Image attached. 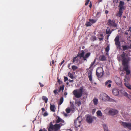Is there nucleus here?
<instances>
[{"mask_svg": "<svg viewBox=\"0 0 131 131\" xmlns=\"http://www.w3.org/2000/svg\"><path fill=\"white\" fill-rule=\"evenodd\" d=\"M54 122L53 121L52 122H51L49 124V127L48 129V131H57L59 130L62 125V124H55L53 125V123Z\"/></svg>", "mask_w": 131, "mask_h": 131, "instance_id": "nucleus-1", "label": "nucleus"}, {"mask_svg": "<svg viewBox=\"0 0 131 131\" xmlns=\"http://www.w3.org/2000/svg\"><path fill=\"white\" fill-rule=\"evenodd\" d=\"M84 88V86H82L78 90H74L73 91V94L75 97L77 98H79L82 96Z\"/></svg>", "mask_w": 131, "mask_h": 131, "instance_id": "nucleus-2", "label": "nucleus"}, {"mask_svg": "<svg viewBox=\"0 0 131 131\" xmlns=\"http://www.w3.org/2000/svg\"><path fill=\"white\" fill-rule=\"evenodd\" d=\"M100 99L104 101H108L113 102L114 100L111 98L107 94L104 93L101 94L100 95Z\"/></svg>", "mask_w": 131, "mask_h": 131, "instance_id": "nucleus-3", "label": "nucleus"}, {"mask_svg": "<svg viewBox=\"0 0 131 131\" xmlns=\"http://www.w3.org/2000/svg\"><path fill=\"white\" fill-rule=\"evenodd\" d=\"M96 75L99 77H101L103 74V68L101 67L98 68L96 71Z\"/></svg>", "mask_w": 131, "mask_h": 131, "instance_id": "nucleus-4", "label": "nucleus"}, {"mask_svg": "<svg viewBox=\"0 0 131 131\" xmlns=\"http://www.w3.org/2000/svg\"><path fill=\"white\" fill-rule=\"evenodd\" d=\"M82 121L81 116L78 117L76 120L74 121V125L75 127L77 128L79 127L80 126L81 123Z\"/></svg>", "mask_w": 131, "mask_h": 131, "instance_id": "nucleus-5", "label": "nucleus"}, {"mask_svg": "<svg viewBox=\"0 0 131 131\" xmlns=\"http://www.w3.org/2000/svg\"><path fill=\"white\" fill-rule=\"evenodd\" d=\"M122 58V64L124 66V67H128V64L129 61L130 60V58Z\"/></svg>", "mask_w": 131, "mask_h": 131, "instance_id": "nucleus-6", "label": "nucleus"}, {"mask_svg": "<svg viewBox=\"0 0 131 131\" xmlns=\"http://www.w3.org/2000/svg\"><path fill=\"white\" fill-rule=\"evenodd\" d=\"M107 24L110 27H116L117 26V24L115 23V21L114 20H111V19H109Z\"/></svg>", "mask_w": 131, "mask_h": 131, "instance_id": "nucleus-7", "label": "nucleus"}, {"mask_svg": "<svg viewBox=\"0 0 131 131\" xmlns=\"http://www.w3.org/2000/svg\"><path fill=\"white\" fill-rule=\"evenodd\" d=\"M119 36H117L114 39L115 44L117 48H120L121 46V43L119 41Z\"/></svg>", "mask_w": 131, "mask_h": 131, "instance_id": "nucleus-8", "label": "nucleus"}, {"mask_svg": "<svg viewBox=\"0 0 131 131\" xmlns=\"http://www.w3.org/2000/svg\"><path fill=\"white\" fill-rule=\"evenodd\" d=\"M114 79L116 83L119 86H122V84L121 79L118 77H115Z\"/></svg>", "mask_w": 131, "mask_h": 131, "instance_id": "nucleus-9", "label": "nucleus"}, {"mask_svg": "<svg viewBox=\"0 0 131 131\" xmlns=\"http://www.w3.org/2000/svg\"><path fill=\"white\" fill-rule=\"evenodd\" d=\"M129 80V78H127L126 76L125 78L124 79V85L128 89H131V85L128 83Z\"/></svg>", "mask_w": 131, "mask_h": 131, "instance_id": "nucleus-10", "label": "nucleus"}, {"mask_svg": "<svg viewBox=\"0 0 131 131\" xmlns=\"http://www.w3.org/2000/svg\"><path fill=\"white\" fill-rule=\"evenodd\" d=\"M121 125L124 127H127L129 129L131 130V123H127L122 121L121 122Z\"/></svg>", "mask_w": 131, "mask_h": 131, "instance_id": "nucleus-11", "label": "nucleus"}, {"mask_svg": "<svg viewBox=\"0 0 131 131\" xmlns=\"http://www.w3.org/2000/svg\"><path fill=\"white\" fill-rule=\"evenodd\" d=\"M118 113V111L114 109H110L108 113L111 115H115L117 114Z\"/></svg>", "mask_w": 131, "mask_h": 131, "instance_id": "nucleus-12", "label": "nucleus"}, {"mask_svg": "<svg viewBox=\"0 0 131 131\" xmlns=\"http://www.w3.org/2000/svg\"><path fill=\"white\" fill-rule=\"evenodd\" d=\"M125 5L124 2L122 1H120L119 2V4L118 5L119 9L124 10L125 9V7L124 6Z\"/></svg>", "mask_w": 131, "mask_h": 131, "instance_id": "nucleus-13", "label": "nucleus"}, {"mask_svg": "<svg viewBox=\"0 0 131 131\" xmlns=\"http://www.w3.org/2000/svg\"><path fill=\"white\" fill-rule=\"evenodd\" d=\"M86 120L87 122L89 123H91L93 122V119L92 117L90 115H87Z\"/></svg>", "mask_w": 131, "mask_h": 131, "instance_id": "nucleus-14", "label": "nucleus"}, {"mask_svg": "<svg viewBox=\"0 0 131 131\" xmlns=\"http://www.w3.org/2000/svg\"><path fill=\"white\" fill-rule=\"evenodd\" d=\"M92 70H90L88 72V76L89 80L91 82L92 81Z\"/></svg>", "mask_w": 131, "mask_h": 131, "instance_id": "nucleus-15", "label": "nucleus"}, {"mask_svg": "<svg viewBox=\"0 0 131 131\" xmlns=\"http://www.w3.org/2000/svg\"><path fill=\"white\" fill-rule=\"evenodd\" d=\"M112 83V81L110 80H109L106 81L105 83V85L106 87L108 88H110L111 86V83Z\"/></svg>", "mask_w": 131, "mask_h": 131, "instance_id": "nucleus-16", "label": "nucleus"}, {"mask_svg": "<svg viewBox=\"0 0 131 131\" xmlns=\"http://www.w3.org/2000/svg\"><path fill=\"white\" fill-rule=\"evenodd\" d=\"M85 52L83 50H82L81 51V53H78V54L77 57H85L84 54Z\"/></svg>", "mask_w": 131, "mask_h": 131, "instance_id": "nucleus-17", "label": "nucleus"}, {"mask_svg": "<svg viewBox=\"0 0 131 131\" xmlns=\"http://www.w3.org/2000/svg\"><path fill=\"white\" fill-rule=\"evenodd\" d=\"M112 93L115 95H117L119 93L118 90L116 89H113L112 90Z\"/></svg>", "mask_w": 131, "mask_h": 131, "instance_id": "nucleus-18", "label": "nucleus"}, {"mask_svg": "<svg viewBox=\"0 0 131 131\" xmlns=\"http://www.w3.org/2000/svg\"><path fill=\"white\" fill-rule=\"evenodd\" d=\"M128 67H124L123 69L126 71V73L127 75H128L130 73V71L128 69Z\"/></svg>", "mask_w": 131, "mask_h": 131, "instance_id": "nucleus-19", "label": "nucleus"}, {"mask_svg": "<svg viewBox=\"0 0 131 131\" xmlns=\"http://www.w3.org/2000/svg\"><path fill=\"white\" fill-rule=\"evenodd\" d=\"M123 10L119 9L118 12L116 14V16L120 17L121 16L123 13Z\"/></svg>", "mask_w": 131, "mask_h": 131, "instance_id": "nucleus-20", "label": "nucleus"}, {"mask_svg": "<svg viewBox=\"0 0 131 131\" xmlns=\"http://www.w3.org/2000/svg\"><path fill=\"white\" fill-rule=\"evenodd\" d=\"M50 108L51 111L53 112H54L55 111L56 108L54 105L51 104L50 107Z\"/></svg>", "mask_w": 131, "mask_h": 131, "instance_id": "nucleus-21", "label": "nucleus"}, {"mask_svg": "<svg viewBox=\"0 0 131 131\" xmlns=\"http://www.w3.org/2000/svg\"><path fill=\"white\" fill-rule=\"evenodd\" d=\"M78 58H73V63H77L78 62L81 63V62H80V60H79Z\"/></svg>", "mask_w": 131, "mask_h": 131, "instance_id": "nucleus-22", "label": "nucleus"}, {"mask_svg": "<svg viewBox=\"0 0 131 131\" xmlns=\"http://www.w3.org/2000/svg\"><path fill=\"white\" fill-rule=\"evenodd\" d=\"M93 104L94 105H96L98 103V100L97 98L94 97L93 100Z\"/></svg>", "mask_w": 131, "mask_h": 131, "instance_id": "nucleus-23", "label": "nucleus"}, {"mask_svg": "<svg viewBox=\"0 0 131 131\" xmlns=\"http://www.w3.org/2000/svg\"><path fill=\"white\" fill-rule=\"evenodd\" d=\"M123 95L126 96H127L128 98L131 100V95H128L126 92H125Z\"/></svg>", "mask_w": 131, "mask_h": 131, "instance_id": "nucleus-24", "label": "nucleus"}, {"mask_svg": "<svg viewBox=\"0 0 131 131\" xmlns=\"http://www.w3.org/2000/svg\"><path fill=\"white\" fill-rule=\"evenodd\" d=\"M97 115V116H102V113L101 111H98L96 112Z\"/></svg>", "mask_w": 131, "mask_h": 131, "instance_id": "nucleus-25", "label": "nucleus"}, {"mask_svg": "<svg viewBox=\"0 0 131 131\" xmlns=\"http://www.w3.org/2000/svg\"><path fill=\"white\" fill-rule=\"evenodd\" d=\"M103 126L104 131H108L107 127L106 124H104L103 125Z\"/></svg>", "mask_w": 131, "mask_h": 131, "instance_id": "nucleus-26", "label": "nucleus"}, {"mask_svg": "<svg viewBox=\"0 0 131 131\" xmlns=\"http://www.w3.org/2000/svg\"><path fill=\"white\" fill-rule=\"evenodd\" d=\"M122 48L123 50L125 51L129 48V46H127V45H124L122 46Z\"/></svg>", "mask_w": 131, "mask_h": 131, "instance_id": "nucleus-27", "label": "nucleus"}, {"mask_svg": "<svg viewBox=\"0 0 131 131\" xmlns=\"http://www.w3.org/2000/svg\"><path fill=\"white\" fill-rule=\"evenodd\" d=\"M110 29L109 27H107L106 29V33L107 34H111L112 31H110Z\"/></svg>", "mask_w": 131, "mask_h": 131, "instance_id": "nucleus-28", "label": "nucleus"}, {"mask_svg": "<svg viewBox=\"0 0 131 131\" xmlns=\"http://www.w3.org/2000/svg\"><path fill=\"white\" fill-rule=\"evenodd\" d=\"M42 99L45 101V102L46 103H47L48 100V98L45 96H43L42 97Z\"/></svg>", "mask_w": 131, "mask_h": 131, "instance_id": "nucleus-29", "label": "nucleus"}, {"mask_svg": "<svg viewBox=\"0 0 131 131\" xmlns=\"http://www.w3.org/2000/svg\"><path fill=\"white\" fill-rule=\"evenodd\" d=\"M73 102H70V107L71 109H74V105L73 104Z\"/></svg>", "mask_w": 131, "mask_h": 131, "instance_id": "nucleus-30", "label": "nucleus"}, {"mask_svg": "<svg viewBox=\"0 0 131 131\" xmlns=\"http://www.w3.org/2000/svg\"><path fill=\"white\" fill-rule=\"evenodd\" d=\"M63 97H61L60 100H59V105H61L62 103L63 102Z\"/></svg>", "mask_w": 131, "mask_h": 131, "instance_id": "nucleus-31", "label": "nucleus"}, {"mask_svg": "<svg viewBox=\"0 0 131 131\" xmlns=\"http://www.w3.org/2000/svg\"><path fill=\"white\" fill-rule=\"evenodd\" d=\"M91 25L92 24L89 22H86L85 24V25L86 27L91 26Z\"/></svg>", "mask_w": 131, "mask_h": 131, "instance_id": "nucleus-32", "label": "nucleus"}, {"mask_svg": "<svg viewBox=\"0 0 131 131\" xmlns=\"http://www.w3.org/2000/svg\"><path fill=\"white\" fill-rule=\"evenodd\" d=\"M64 90V85H62L61 86H60L59 90L58 91L59 92H60L61 90L63 91Z\"/></svg>", "mask_w": 131, "mask_h": 131, "instance_id": "nucleus-33", "label": "nucleus"}, {"mask_svg": "<svg viewBox=\"0 0 131 131\" xmlns=\"http://www.w3.org/2000/svg\"><path fill=\"white\" fill-rule=\"evenodd\" d=\"M58 118L56 120V123H59V122H60L61 119L59 117H58Z\"/></svg>", "mask_w": 131, "mask_h": 131, "instance_id": "nucleus-34", "label": "nucleus"}, {"mask_svg": "<svg viewBox=\"0 0 131 131\" xmlns=\"http://www.w3.org/2000/svg\"><path fill=\"white\" fill-rule=\"evenodd\" d=\"M72 69L73 70H75L78 69V67L75 66H73L72 67Z\"/></svg>", "mask_w": 131, "mask_h": 131, "instance_id": "nucleus-35", "label": "nucleus"}, {"mask_svg": "<svg viewBox=\"0 0 131 131\" xmlns=\"http://www.w3.org/2000/svg\"><path fill=\"white\" fill-rule=\"evenodd\" d=\"M68 75L69 77H70L71 79H72L74 78V77L73 74L70 72H69L68 73Z\"/></svg>", "mask_w": 131, "mask_h": 131, "instance_id": "nucleus-36", "label": "nucleus"}, {"mask_svg": "<svg viewBox=\"0 0 131 131\" xmlns=\"http://www.w3.org/2000/svg\"><path fill=\"white\" fill-rule=\"evenodd\" d=\"M100 36L101 37V38H99V40L100 41H101L103 40V35L102 34H101L100 35Z\"/></svg>", "mask_w": 131, "mask_h": 131, "instance_id": "nucleus-37", "label": "nucleus"}, {"mask_svg": "<svg viewBox=\"0 0 131 131\" xmlns=\"http://www.w3.org/2000/svg\"><path fill=\"white\" fill-rule=\"evenodd\" d=\"M91 53L90 52H88L86 54L85 56H84V57L86 58L90 56Z\"/></svg>", "mask_w": 131, "mask_h": 131, "instance_id": "nucleus-38", "label": "nucleus"}, {"mask_svg": "<svg viewBox=\"0 0 131 131\" xmlns=\"http://www.w3.org/2000/svg\"><path fill=\"white\" fill-rule=\"evenodd\" d=\"M110 49V47L109 45H108L105 48V51L106 52H108Z\"/></svg>", "mask_w": 131, "mask_h": 131, "instance_id": "nucleus-39", "label": "nucleus"}, {"mask_svg": "<svg viewBox=\"0 0 131 131\" xmlns=\"http://www.w3.org/2000/svg\"><path fill=\"white\" fill-rule=\"evenodd\" d=\"M96 59H95L94 60V61L91 63V64L90 65V66L89 67V68H91V67L93 66V65L94 64V63L95 62V60H96Z\"/></svg>", "mask_w": 131, "mask_h": 131, "instance_id": "nucleus-40", "label": "nucleus"}, {"mask_svg": "<svg viewBox=\"0 0 131 131\" xmlns=\"http://www.w3.org/2000/svg\"><path fill=\"white\" fill-rule=\"evenodd\" d=\"M66 112L67 113H69L70 112V108H68L66 109Z\"/></svg>", "mask_w": 131, "mask_h": 131, "instance_id": "nucleus-41", "label": "nucleus"}, {"mask_svg": "<svg viewBox=\"0 0 131 131\" xmlns=\"http://www.w3.org/2000/svg\"><path fill=\"white\" fill-rule=\"evenodd\" d=\"M89 21H90L92 23H94L96 22V21L95 20L93 19H89Z\"/></svg>", "mask_w": 131, "mask_h": 131, "instance_id": "nucleus-42", "label": "nucleus"}, {"mask_svg": "<svg viewBox=\"0 0 131 131\" xmlns=\"http://www.w3.org/2000/svg\"><path fill=\"white\" fill-rule=\"evenodd\" d=\"M57 82L59 83V85L60 84H61L62 83V81H60V79H58V78H57Z\"/></svg>", "mask_w": 131, "mask_h": 131, "instance_id": "nucleus-43", "label": "nucleus"}, {"mask_svg": "<svg viewBox=\"0 0 131 131\" xmlns=\"http://www.w3.org/2000/svg\"><path fill=\"white\" fill-rule=\"evenodd\" d=\"M100 61H104L106 60V58H99Z\"/></svg>", "mask_w": 131, "mask_h": 131, "instance_id": "nucleus-44", "label": "nucleus"}, {"mask_svg": "<svg viewBox=\"0 0 131 131\" xmlns=\"http://www.w3.org/2000/svg\"><path fill=\"white\" fill-rule=\"evenodd\" d=\"M86 3H85V5H87L88 4L89 2H90V0H86Z\"/></svg>", "mask_w": 131, "mask_h": 131, "instance_id": "nucleus-45", "label": "nucleus"}, {"mask_svg": "<svg viewBox=\"0 0 131 131\" xmlns=\"http://www.w3.org/2000/svg\"><path fill=\"white\" fill-rule=\"evenodd\" d=\"M68 80V79L67 77H64V82H66V81Z\"/></svg>", "mask_w": 131, "mask_h": 131, "instance_id": "nucleus-46", "label": "nucleus"}, {"mask_svg": "<svg viewBox=\"0 0 131 131\" xmlns=\"http://www.w3.org/2000/svg\"><path fill=\"white\" fill-rule=\"evenodd\" d=\"M57 90H55L53 91V92L55 95L57 94H58V93L57 92Z\"/></svg>", "mask_w": 131, "mask_h": 131, "instance_id": "nucleus-47", "label": "nucleus"}, {"mask_svg": "<svg viewBox=\"0 0 131 131\" xmlns=\"http://www.w3.org/2000/svg\"><path fill=\"white\" fill-rule=\"evenodd\" d=\"M39 131H47L45 128H43L42 129H40Z\"/></svg>", "mask_w": 131, "mask_h": 131, "instance_id": "nucleus-48", "label": "nucleus"}, {"mask_svg": "<svg viewBox=\"0 0 131 131\" xmlns=\"http://www.w3.org/2000/svg\"><path fill=\"white\" fill-rule=\"evenodd\" d=\"M48 115V114L47 112H45L43 114V116H46Z\"/></svg>", "mask_w": 131, "mask_h": 131, "instance_id": "nucleus-49", "label": "nucleus"}, {"mask_svg": "<svg viewBox=\"0 0 131 131\" xmlns=\"http://www.w3.org/2000/svg\"><path fill=\"white\" fill-rule=\"evenodd\" d=\"M96 37L95 36H93V41H94V40H96Z\"/></svg>", "mask_w": 131, "mask_h": 131, "instance_id": "nucleus-50", "label": "nucleus"}, {"mask_svg": "<svg viewBox=\"0 0 131 131\" xmlns=\"http://www.w3.org/2000/svg\"><path fill=\"white\" fill-rule=\"evenodd\" d=\"M39 84L40 85L41 87V88L43 87L44 85L41 83L40 82H39Z\"/></svg>", "mask_w": 131, "mask_h": 131, "instance_id": "nucleus-51", "label": "nucleus"}, {"mask_svg": "<svg viewBox=\"0 0 131 131\" xmlns=\"http://www.w3.org/2000/svg\"><path fill=\"white\" fill-rule=\"evenodd\" d=\"M125 53H124V52L122 54L123 56H122V57H125Z\"/></svg>", "mask_w": 131, "mask_h": 131, "instance_id": "nucleus-52", "label": "nucleus"}, {"mask_svg": "<svg viewBox=\"0 0 131 131\" xmlns=\"http://www.w3.org/2000/svg\"><path fill=\"white\" fill-rule=\"evenodd\" d=\"M92 3H91V2L90 3V4L89 5V6L90 8H91L92 7Z\"/></svg>", "mask_w": 131, "mask_h": 131, "instance_id": "nucleus-53", "label": "nucleus"}, {"mask_svg": "<svg viewBox=\"0 0 131 131\" xmlns=\"http://www.w3.org/2000/svg\"><path fill=\"white\" fill-rule=\"evenodd\" d=\"M78 105L79 106H80L81 105V102L80 101H79L78 102Z\"/></svg>", "mask_w": 131, "mask_h": 131, "instance_id": "nucleus-54", "label": "nucleus"}, {"mask_svg": "<svg viewBox=\"0 0 131 131\" xmlns=\"http://www.w3.org/2000/svg\"><path fill=\"white\" fill-rule=\"evenodd\" d=\"M64 61L63 60L60 63V65L61 66L64 62Z\"/></svg>", "mask_w": 131, "mask_h": 131, "instance_id": "nucleus-55", "label": "nucleus"}, {"mask_svg": "<svg viewBox=\"0 0 131 131\" xmlns=\"http://www.w3.org/2000/svg\"><path fill=\"white\" fill-rule=\"evenodd\" d=\"M69 81L70 82H71L72 83L73 82V80H71L69 79Z\"/></svg>", "mask_w": 131, "mask_h": 131, "instance_id": "nucleus-56", "label": "nucleus"}, {"mask_svg": "<svg viewBox=\"0 0 131 131\" xmlns=\"http://www.w3.org/2000/svg\"><path fill=\"white\" fill-rule=\"evenodd\" d=\"M110 36V35L109 34L107 36V39L108 40V38Z\"/></svg>", "mask_w": 131, "mask_h": 131, "instance_id": "nucleus-57", "label": "nucleus"}, {"mask_svg": "<svg viewBox=\"0 0 131 131\" xmlns=\"http://www.w3.org/2000/svg\"><path fill=\"white\" fill-rule=\"evenodd\" d=\"M41 110H42V112H43L44 111H45V108H41Z\"/></svg>", "mask_w": 131, "mask_h": 131, "instance_id": "nucleus-58", "label": "nucleus"}, {"mask_svg": "<svg viewBox=\"0 0 131 131\" xmlns=\"http://www.w3.org/2000/svg\"><path fill=\"white\" fill-rule=\"evenodd\" d=\"M71 63H70L68 65V68L69 69H70V65H71Z\"/></svg>", "mask_w": 131, "mask_h": 131, "instance_id": "nucleus-59", "label": "nucleus"}, {"mask_svg": "<svg viewBox=\"0 0 131 131\" xmlns=\"http://www.w3.org/2000/svg\"><path fill=\"white\" fill-rule=\"evenodd\" d=\"M108 13V11L107 10L105 11V13L106 14H107Z\"/></svg>", "mask_w": 131, "mask_h": 131, "instance_id": "nucleus-60", "label": "nucleus"}, {"mask_svg": "<svg viewBox=\"0 0 131 131\" xmlns=\"http://www.w3.org/2000/svg\"><path fill=\"white\" fill-rule=\"evenodd\" d=\"M60 122L62 123H64V122L63 120L61 119Z\"/></svg>", "mask_w": 131, "mask_h": 131, "instance_id": "nucleus-61", "label": "nucleus"}, {"mask_svg": "<svg viewBox=\"0 0 131 131\" xmlns=\"http://www.w3.org/2000/svg\"><path fill=\"white\" fill-rule=\"evenodd\" d=\"M64 94L65 95H66L67 94V93L66 92H65L64 93Z\"/></svg>", "mask_w": 131, "mask_h": 131, "instance_id": "nucleus-62", "label": "nucleus"}, {"mask_svg": "<svg viewBox=\"0 0 131 131\" xmlns=\"http://www.w3.org/2000/svg\"><path fill=\"white\" fill-rule=\"evenodd\" d=\"M102 0H99L98 1V3H99L101 2L102 1Z\"/></svg>", "mask_w": 131, "mask_h": 131, "instance_id": "nucleus-63", "label": "nucleus"}, {"mask_svg": "<svg viewBox=\"0 0 131 131\" xmlns=\"http://www.w3.org/2000/svg\"><path fill=\"white\" fill-rule=\"evenodd\" d=\"M125 34L126 35H128V32L127 31H126L125 32Z\"/></svg>", "mask_w": 131, "mask_h": 131, "instance_id": "nucleus-64", "label": "nucleus"}]
</instances>
